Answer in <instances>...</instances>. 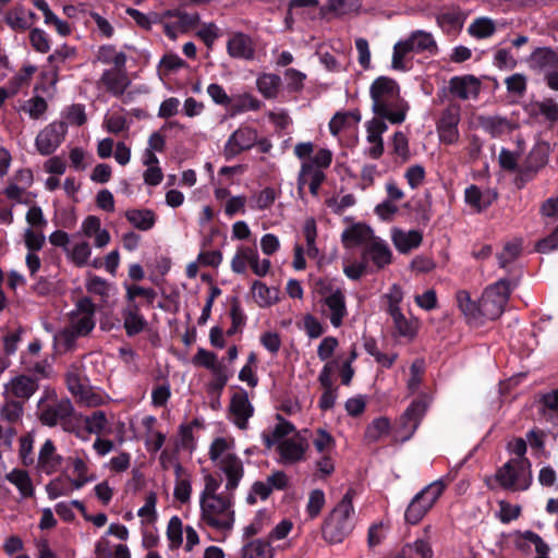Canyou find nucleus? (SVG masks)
<instances>
[{
    "instance_id": "nucleus-1",
    "label": "nucleus",
    "mask_w": 558,
    "mask_h": 558,
    "mask_svg": "<svg viewBox=\"0 0 558 558\" xmlns=\"http://www.w3.org/2000/svg\"><path fill=\"white\" fill-rule=\"evenodd\" d=\"M372 99V111L381 119H387L391 124L404 122L409 102L401 97V89L398 82L389 76H379L374 80L369 87Z\"/></svg>"
},
{
    "instance_id": "nucleus-2",
    "label": "nucleus",
    "mask_w": 558,
    "mask_h": 558,
    "mask_svg": "<svg viewBox=\"0 0 558 558\" xmlns=\"http://www.w3.org/2000/svg\"><path fill=\"white\" fill-rule=\"evenodd\" d=\"M354 488H349L322 524V537L329 544L342 543L353 531Z\"/></svg>"
},
{
    "instance_id": "nucleus-3",
    "label": "nucleus",
    "mask_w": 558,
    "mask_h": 558,
    "mask_svg": "<svg viewBox=\"0 0 558 558\" xmlns=\"http://www.w3.org/2000/svg\"><path fill=\"white\" fill-rule=\"evenodd\" d=\"M201 519L208 526L218 531H231L235 522L233 493L229 495L199 500Z\"/></svg>"
},
{
    "instance_id": "nucleus-4",
    "label": "nucleus",
    "mask_w": 558,
    "mask_h": 558,
    "mask_svg": "<svg viewBox=\"0 0 558 558\" xmlns=\"http://www.w3.org/2000/svg\"><path fill=\"white\" fill-rule=\"evenodd\" d=\"M427 52L435 56L438 52V46L430 33L425 31H414L404 40H399L393 46L391 66L393 70L407 71L409 66L405 59L410 53Z\"/></svg>"
},
{
    "instance_id": "nucleus-5",
    "label": "nucleus",
    "mask_w": 558,
    "mask_h": 558,
    "mask_svg": "<svg viewBox=\"0 0 558 558\" xmlns=\"http://www.w3.org/2000/svg\"><path fill=\"white\" fill-rule=\"evenodd\" d=\"M517 284V278H502L485 289L480 299L482 320H495L501 316L508 304L511 291Z\"/></svg>"
},
{
    "instance_id": "nucleus-6",
    "label": "nucleus",
    "mask_w": 558,
    "mask_h": 558,
    "mask_svg": "<svg viewBox=\"0 0 558 558\" xmlns=\"http://www.w3.org/2000/svg\"><path fill=\"white\" fill-rule=\"evenodd\" d=\"M495 480L506 490H526L532 484L530 460L510 459L496 471Z\"/></svg>"
},
{
    "instance_id": "nucleus-7",
    "label": "nucleus",
    "mask_w": 558,
    "mask_h": 558,
    "mask_svg": "<svg viewBox=\"0 0 558 558\" xmlns=\"http://www.w3.org/2000/svg\"><path fill=\"white\" fill-rule=\"evenodd\" d=\"M447 484L444 480H437L418 492L408 505L404 512L407 523L415 525L434 507L439 497L444 494Z\"/></svg>"
},
{
    "instance_id": "nucleus-8",
    "label": "nucleus",
    "mask_w": 558,
    "mask_h": 558,
    "mask_svg": "<svg viewBox=\"0 0 558 558\" xmlns=\"http://www.w3.org/2000/svg\"><path fill=\"white\" fill-rule=\"evenodd\" d=\"M427 410V402L424 396L414 399L403 414L392 426L393 444L409 440L416 432Z\"/></svg>"
},
{
    "instance_id": "nucleus-9",
    "label": "nucleus",
    "mask_w": 558,
    "mask_h": 558,
    "mask_svg": "<svg viewBox=\"0 0 558 558\" xmlns=\"http://www.w3.org/2000/svg\"><path fill=\"white\" fill-rule=\"evenodd\" d=\"M527 63L535 74L544 77L550 89L558 90V52L550 47L536 48Z\"/></svg>"
},
{
    "instance_id": "nucleus-10",
    "label": "nucleus",
    "mask_w": 558,
    "mask_h": 558,
    "mask_svg": "<svg viewBox=\"0 0 558 558\" xmlns=\"http://www.w3.org/2000/svg\"><path fill=\"white\" fill-rule=\"evenodd\" d=\"M68 126L62 121H56L41 130L35 140L38 153L43 156L53 154L64 141Z\"/></svg>"
},
{
    "instance_id": "nucleus-11",
    "label": "nucleus",
    "mask_w": 558,
    "mask_h": 558,
    "mask_svg": "<svg viewBox=\"0 0 558 558\" xmlns=\"http://www.w3.org/2000/svg\"><path fill=\"white\" fill-rule=\"evenodd\" d=\"M460 122V107L449 106L436 123V130L441 143L452 145L459 140L458 125Z\"/></svg>"
},
{
    "instance_id": "nucleus-12",
    "label": "nucleus",
    "mask_w": 558,
    "mask_h": 558,
    "mask_svg": "<svg viewBox=\"0 0 558 558\" xmlns=\"http://www.w3.org/2000/svg\"><path fill=\"white\" fill-rule=\"evenodd\" d=\"M257 140V131L251 126H240L228 138L223 155L227 160L251 149Z\"/></svg>"
},
{
    "instance_id": "nucleus-13",
    "label": "nucleus",
    "mask_w": 558,
    "mask_h": 558,
    "mask_svg": "<svg viewBox=\"0 0 558 558\" xmlns=\"http://www.w3.org/2000/svg\"><path fill=\"white\" fill-rule=\"evenodd\" d=\"M97 84L98 87L102 86L111 96L121 97L131 85L126 65L124 68L118 66L105 70Z\"/></svg>"
},
{
    "instance_id": "nucleus-14",
    "label": "nucleus",
    "mask_w": 558,
    "mask_h": 558,
    "mask_svg": "<svg viewBox=\"0 0 558 558\" xmlns=\"http://www.w3.org/2000/svg\"><path fill=\"white\" fill-rule=\"evenodd\" d=\"M226 48L229 57L233 59L252 61L256 56V48L253 38L242 32L233 33L229 37Z\"/></svg>"
},
{
    "instance_id": "nucleus-15",
    "label": "nucleus",
    "mask_w": 558,
    "mask_h": 558,
    "mask_svg": "<svg viewBox=\"0 0 558 558\" xmlns=\"http://www.w3.org/2000/svg\"><path fill=\"white\" fill-rule=\"evenodd\" d=\"M229 412L233 416V423L240 429L247 427L248 418L253 416L254 408L248 400L246 391L241 390L231 397Z\"/></svg>"
},
{
    "instance_id": "nucleus-16",
    "label": "nucleus",
    "mask_w": 558,
    "mask_h": 558,
    "mask_svg": "<svg viewBox=\"0 0 558 558\" xmlns=\"http://www.w3.org/2000/svg\"><path fill=\"white\" fill-rule=\"evenodd\" d=\"M218 465L227 476L226 489L233 493L238 488L244 475V468L241 459L234 453H227L220 459Z\"/></svg>"
},
{
    "instance_id": "nucleus-17",
    "label": "nucleus",
    "mask_w": 558,
    "mask_h": 558,
    "mask_svg": "<svg viewBox=\"0 0 558 558\" xmlns=\"http://www.w3.org/2000/svg\"><path fill=\"white\" fill-rule=\"evenodd\" d=\"M481 90L480 80L471 74L453 76L449 81V92L451 95L466 100L470 97L476 98Z\"/></svg>"
},
{
    "instance_id": "nucleus-18",
    "label": "nucleus",
    "mask_w": 558,
    "mask_h": 558,
    "mask_svg": "<svg viewBox=\"0 0 558 558\" xmlns=\"http://www.w3.org/2000/svg\"><path fill=\"white\" fill-rule=\"evenodd\" d=\"M74 407L69 399H63L56 404L44 408L39 413V421L43 425L53 427L61 423L65 416H73Z\"/></svg>"
},
{
    "instance_id": "nucleus-19",
    "label": "nucleus",
    "mask_w": 558,
    "mask_h": 558,
    "mask_svg": "<svg viewBox=\"0 0 558 558\" xmlns=\"http://www.w3.org/2000/svg\"><path fill=\"white\" fill-rule=\"evenodd\" d=\"M121 315L128 337H135L147 328L148 324L141 313L140 304L125 305L121 311Z\"/></svg>"
},
{
    "instance_id": "nucleus-20",
    "label": "nucleus",
    "mask_w": 558,
    "mask_h": 558,
    "mask_svg": "<svg viewBox=\"0 0 558 558\" xmlns=\"http://www.w3.org/2000/svg\"><path fill=\"white\" fill-rule=\"evenodd\" d=\"M326 180V174L320 169L313 168V162H302L298 177V191L303 192L305 184L308 182L310 192L317 196L320 185Z\"/></svg>"
},
{
    "instance_id": "nucleus-21",
    "label": "nucleus",
    "mask_w": 558,
    "mask_h": 558,
    "mask_svg": "<svg viewBox=\"0 0 558 558\" xmlns=\"http://www.w3.org/2000/svg\"><path fill=\"white\" fill-rule=\"evenodd\" d=\"M373 229L365 223H353L347 228L341 235L342 243L345 247L357 245H367L375 239Z\"/></svg>"
},
{
    "instance_id": "nucleus-22",
    "label": "nucleus",
    "mask_w": 558,
    "mask_h": 558,
    "mask_svg": "<svg viewBox=\"0 0 558 558\" xmlns=\"http://www.w3.org/2000/svg\"><path fill=\"white\" fill-rule=\"evenodd\" d=\"M307 449L305 439L289 438L279 442L277 450L284 464H293L304 459Z\"/></svg>"
},
{
    "instance_id": "nucleus-23",
    "label": "nucleus",
    "mask_w": 558,
    "mask_h": 558,
    "mask_svg": "<svg viewBox=\"0 0 558 558\" xmlns=\"http://www.w3.org/2000/svg\"><path fill=\"white\" fill-rule=\"evenodd\" d=\"M324 304L330 311V323L338 328L342 325L343 318L347 316L345 296L341 289L335 290L331 294L323 300Z\"/></svg>"
},
{
    "instance_id": "nucleus-24",
    "label": "nucleus",
    "mask_w": 558,
    "mask_h": 558,
    "mask_svg": "<svg viewBox=\"0 0 558 558\" xmlns=\"http://www.w3.org/2000/svg\"><path fill=\"white\" fill-rule=\"evenodd\" d=\"M366 255H371V262L376 270L385 268L392 262V252L389 245L377 236L366 245Z\"/></svg>"
},
{
    "instance_id": "nucleus-25",
    "label": "nucleus",
    "mask_w": 558,
    "mask_h": 558,
    "mask_svg": "<svg viewBox=\"0 0 558 558\" xmlns=\"http://www.w3.org/2000/svg\"><path fill=\"white\" fill-rule=\"evenodd\" d=\"M550 151L551 148L549 143L546 141H539L533 146L522 165L526 169L537 173L547 165Z\"/></svg>"
},
{
    "instance_id": "nucleus-26",
    "label": "nucleus",
    "mask_w": 558,
    "mask_h": 558,
    "mask_svg": "<svg viewBox=\"0 0 558 558\" xmlns=\"http://www.w3.org/2000/svg\"><path fill=\"white\" fill-rule=\"evenodd\" d=\"M456 299L459 308L466 317L469 324H483L480 312V301H473L466 290L458 291Z\"/></svg>"
},
{
    "instance_id": "nucleus-27",
    "label": "nucleus",
    "mask_w": 558,
    "mask_h": 558,
    "mask_svg": "<svg viewBox=\"0 0 558 558\" xmlns=\"http://www.w3.org/2000/svg\"><path fill=\"white\" fill-rule=\"evenodd\" d=\"M392 241L399 252L408 253L421 245L423 233L418 230H410L408 232L396 230L392 235Z\"/></svg>"
},
{
    "instance_id": "nucleus-28",
    "label": "nucleus",
    "mask_w": 558,
    "mask_h": 558,
    "mask_svg": "<svg viewBox=\"0 0 558 558\" xmlns=\"http://www.w3.org/2000/svg\"><path fill=\"white\" fill-rule=\"evenodd\" d=\"M277 418L279 423L274 427V429L271 432L264 430L262 434L265 447L267 449H270L275 444H279L284 440L283 438L295 429L294 425L283 418L280 414H277Z\"/></svg>"
},
{
    "instance_id": "nucleus-29",
    "label": "nucleus",
    "mask_w": 558,
    "mask_h": 558,
    "mask_svg": "<svg viewBox=\"0 0 558 558\" xmlns=\"http://www.w3.org/2000/svg\"><path fill=\"white\" fill-rule=\"evenodd\" d=\"M5 480L19 489L22 497L31 498L34 496L35 488L26 470L15 468L10 473L5 474Z\"/></svg>"
},
{
    "instance_id": "nucleus-30",
    "label": "nucleus",
    "mask_w": 558,
    "mask_h": 558,
    "mask_svg": "<svg viewBox=\"0 0 558 558\" xmlns=\"http://www.w3.org/2000/svg\"><path fill=\"white\" fill-rule=\"evenodd\" d=\"M243 558H274L275 548L270 541L257 538L250 541L242 547Z\"/></svg>"
},
{
    "instance_id": "nucleus-31",
    "label": "nucleus",
    "mask_w": 558,
    "mask_h": 558,
    "mask_svg": "<svg viewBox=\"0 0 558 558\" xmlns=\"http://www.w3.org/2000/svg\"><path fill=\"white\" fill-rule=\"evenodd\" d=\"M37 389V380L26 375H20L13 378L10 383V390L12 395L23 400L29 399Z\"/></svg>"
},
{
    "instance_id": "nucleus-32",
    "label": "nucleus",
    "mask_w": 558,
    "mask_h": 558,
    "mask_svg": "<svg viewBox=\"0 0 558 558\" xmlns=\"http://www.w3.org/2000/svg\"><path fill=\"white\" fill-rule=\"evenodd\" d=\"M392 436V425L386 416L374 418L366 427L364 438L367 442H376L384 436Z\"/></svg>"
},
{
    "instance_id": "nucleus-33",
    "label": "nucleus",
    "mask_w": 558,
    "mask_h": 558,
    "mask_svg": "<svg viewBox=\"0 0 558 558\" xmlns=\"http://www.w3.org/2000/svg\"><path fill=\"white\" fill-rule=\"evenodd\" d=\"M125 218L141 231H148L156 223V215L150 209H130L125 213Z\"/></svg>"
},
{
    "instance_id": "nucleus-34",
    "label": "nucleus",
    "mask_w": 558,
    "mask_h": 558,
    "mask_svg": "<svg viewBox=\"0 0 558 558\" xmlns=\"http://www.w3.org/2000/svg\"><path fill=\"white\" fill-rule=\"evenodd\" d=\"M464 15L458 10H450L437 15V24L447 34H456L461 31Z\"/></svg>"
},
{
    "instance_id": "nucleus-35",
    "label": "nucleus",
    "mask_w": 558,
    "mask_h": 558,
    "mask_svg": "<svg viewBox=\"0 0 558 558\" xmlns=\"http://www.w3.org/2000/svg\"><path fill=\"white\" fill-rule=\"evenodd\" d=\"M498 196L497 192H493L492 197L485 196L477 185H470L465 189V202L477 211H482L490 206L492 202Z\"/></svg>"
},
{
    "instance_id": "nucleus-36",
    "label": "nucleus",
    "mask_w": 558,
    "mask_h": 558,
    "mask_svg": "<svg viewBox=\"0 0 558 558\" xmlns=\"http://www.w3.org/2000/svg\"><path fill=\"white\" fill-rule=\"evenodd\" d=\"M522 243L519 240L507 242L500 253L497 254L500 268L512 271V263L521 255Z\"/></svg>"
},
{
    "instance_id": "nucleus-37",
    "label": "nucleus",
    "mask_w": 558,
    "mask_h": 558,
    "mask_svg": "<svg viewBox=\"0 0 558 558\" xmlns=\"http://www.w3.org/2000/svg\"><path fill=\"white\" fill-rule=\"evenodd\" d=\"M5 23L16 32H24L33 25V21L27 17V10L17 5L8 11L4 17Z\"/></svg>"
},
{
    "instance_id": "nucleus-38",
    "label": "nucleus",
    "mask_w": 558,
    "mask_h": 558,
    "mask_svg": "<svg viewBox=\"0 0 558 558\" xmlns=\"http://www.w3.org/2000/svg\"><path fill=\"white\" fill-rule=\"evenodd\" d=\"M97 59L104 64H113L112 68H124L126 65V54L122 51L117 52L112 45H102L98 49Z\"/></svg>"
},
{
    "instance_id": "nucleus-39",
    "label": "nucleus",
    "mask_w": 558,
    "mask_h": 558,
    "mask_svg": "<svg viewBox=\"0 0 558 558\" xmlns=\"http://www.w3.org/2000/svg\"><path fill=\"white\" fill-rule=\"evenodd\" d=\"M163 17H175L174 22L178 24V27L181 28V33L196 27L199 23V14L197 12L186 13L180 9L167 10L163 13Z\"/></svg>"
},
{
    "instance_id": "nucleus-40",
    "label": "nucleus",
    "mask_w": 558,
    "mask_h": 558,
    "mask_svg": "<svg viewBox=\"0 0 558 558\" xmlns=\"http://www.w3.org/2000/svg\"><path fill=\"white\" fill-rule=\"evenodd\" d=\"M259 93L267 99L275 98L281 85V78L277 74L265 73L256 81Z\"/></svg>"
},
{
    "instance_id": "nucleus-41",
    "label": "nucleus",
    "mask_w": 558,
    "mask_h": 558,
    "mask_svg": "<svg viewBox=\"0 0 558 558\" xmlns=\"http://www.w3.org/2000/svg\"><path fill=\"white\" fill-rule=\"evenodd\" d=\"M126 289L125 300L126 305L138 304L136 302V298H143L146 300L148 306L153 305L154 301L157 298V293L153 288H144L137 284H126L124 283Z\"/></svg>"
},
{
    "instance_id": "nucleus-42",
    "label": "nucleus",
    "mask_w": 558,
    "mask_h": 558,
    "mask_svg": "<svg viewBox=\"0 0 558 558\" xmlns=\"http://www.w3.org/2000/svg\"><path fill=\"white\" fill-rule=\"evenodd\" d=\"M76 56V49L66 44L62 45L60 48L56 49L53 53L49 54L47 61L52 65L54 76H57L60 71L59 64H62L68 60H74Z\"/></svg>"
},
{
    "instance_id": "nucleus-43",
    "label": "nucleus",
    "mask_w": 558,
    "mask_h": 558,
    "mask_svg": "<svg viewBox=\"0 0 558 558\" xmlns=\"http://www.w3.org/2000/svg\"><path fill=\"white\" fill-rule=\"evenodd\" d=\"M392 318L395 328L399 336L412 339L416 335V327L413 322L409 320L401 310L393 308L389 314Z\"/></svg>"
},
{
    "instance_id": "nucleus-44",
    "label": "nucleus",
    "mask_w": 558,
    "mask_h": 558,
    "mask_svg": "<svg viewBox=\"0 0 558 558\" xmlns=\"http://www.w3.org/2000/svg\"><path fill=\"white\" fill-rule=\"evenodd\" d=\"M252 293L259 307L270 306L277 300V296L272 295V293H276V291H272L270 288H268L264 282L259 280H255L253 282Z\"/></svg>"
},
{
    "instance_id": "nucleus-45",
    "label": "nucleus",
    "mask_w": 558,
    "mask_h": 558,
    "mask_svg": "<svg viewBox=\"0 0 558 558\" xmlns=\"http://www.w3.org/2000/svg\"><path fill=\"white\" fill-rule=\"evenodd\" d=\"M468 32L475 38L484 39L490 37L496 32V26L490 19L478 17L469 26Z\"/></svg>"
},
{
    "instance_id": "nucleus-46",
    "label": "nucleus",
    "mask_w": 558,
    "mask_h": 558,
    "mask_svg": "<svg viewBox=\"0 0 558 558\" xmlns=\"http://www.w3.org/2000/svg\"><path fill=\"white\" fill-rule=\"evenodd\" d=\"M46 492L49 499L53 500L60 496H68L72 493L68 476H58L46 485Z\"/></svg>"
},
{
    "instance_id": "nucleus-47",
    "label": "nucleus",
    "mask_w": 558,
    "mask_h": 558,
    "mask_svg": "<svg viewBox=\"0 0 558 558\" xmlns=\"http://www.w3.org/2000/svg\"><path fill=\"white\" fill-rule=\"evenodd\" d=\"M262 101L251 94L240 96L235 101H232L230 109L232 114L241 113L247 110H259Z\"/></svg>"
},
{
    "instance_id": "nucleus-48",
    "label": "nucleus",
    "mask_w": 558,
    "mask_h": 558,
    "mask_svg": "<svg viewBox=\"0 0 558 558\" xmlns=\"http://www.w3.org/2000/svg\"><path fill=\"white\" fill-rule=\"evenodd\" d=\"M199 426H202V423L198 418H194L190 423L179 426L180 445L183 449L191 451L194 449L193 428Z\"/></svg>"
},
{
    "instance_id": "nucleus-49",
    "label": "nucleus",
    "mask_w": 558,
    "mask_h": 558,
    "mask_svg": "<svg viewBox=\"0 0 558 558\" xmlns=\"http://www.w3.org/2000/svg\"><path fill=\"white\" fill-rule=\"evenodd\" d=\"M247 263L250 264L253 272L259 277H264L270 268V260L263 259L259 262V256L256 248L246 247V256Z\"/></svg>"
},
{
    "instance_id": "nucleus-50",
    "label": "nucleus",
    "mask_w": 558,
    "mask_h": 558,
    "mask_svg": "<svg viewBox=\"0 0 558 558\" xmlns=\"http://www.w3.org/2000/svg\"><path fill=\"white\" fill-rule=\"evenodd\" d=\"M167 537L170 542V548H179L182 545V521L179 517H172L167 526Z\"/></svg>"
},
{
    "instance_id": "nucleus-51",
    "label": "nucleus",
    "mask_w": 558,
    "mask_h": 558,
    "mask_svg": "<svg viewBox=\"0 0 558 558\" xmlns=\"http://www.w3.org/2000/svg\"><path fill=\"white\" fill-rule=\"evenodd\" d=\"M194 364L202 365L206 367L207 369H210L211 372L219 371L221 365L220 363H217V355L216 353L208 351L206 349L199 348L193 359Z\"/></svg>"
},
{
    "instance_id": "nucleus-52",
    "label": "nucleus",
    "mask_w": 558,
    "mask_h": 558,
    "mask_svg": "<svg viewBox=\"0 0 558 558\" xmlns=\"http://www.w3.org/2000/svg\"><path fill=\"white\" fill-rule=\"evenodd\" d=\"M505 84L509 94L522 97L527 89L526 77L522 73H514L505 80Z\"/></svg>"
},
{
    "instance_id": "nucleus-53",
    "label": "nucleus",
    "mask_w": 558,
    "mask_h": 558,
    "mask_svg": "<svg viewBox=\"0 0 558 558\" xmlns=\"http://www.w3.org/2000/svg\"><path fill=\"white\" fill-rule=\"evenodd\" d=\"M325 494L322 489H314L310 493L306 511L311 519H315L319 515L325 506Z\"/></svg>"
},
{
    "instance_id": "nucleus-54",
    "label": "nucleus",
    "mask_w": 558,
    "mask_h": 558,
    "mask_svg": "<svg viewBox=\"0 0 558 558\" xmlns=\"http://www.w3.org/2000/svg\"><path fill=\"white\" fill-rule=\"evenodd\" d=\"M29 41L32 47L40 52L46 53L50 50V39L47 33L40 28H33L29 32Z\"/></svg>"
},
{
    "instance_id": "nucleus-55",
    "label": "nucleus",
    "mask_w": 558,
    "mask_h": 558,
    "mask_svg": "<svg viewBox=\"0 0 558 558\" xmlns=\"http://www.w3.org/2000/svg\"><path fill=\"white\" fill-rule=\"evenodd\" d=\"M126 13L130 17H132L135 21V23L140 27H142L145 31H150L151 25L154 23L161 22V19L159 17V15L157 13L147 15V14H145L136 9H133V8L126 9Z\"/></svg>"
},
{
    "instance_id": "nucleus-56",
    "label": "nucleus",
    "mask_w": 558,
    "mask_h": 558,
    "mask_svg": "<svg viewBox=\"0 0 558 558\" xmlns=\"http://www.w3.org/2000/svg\"><path fill=\"white\" fill-rule=\"evenodd\" d=\"M315 449L320 453H328L333 449L336 441L335 438L324 428H318L313 439Z\"/></svg>"
},
{
    "instance_id": "nucleus-57",
    "label": "nucleus",
    "mask_w": 558,
    "mask_h": 558,
    "mask_svg": "<svg viewBox=\"0 0 558 558\" xmlns=\"http://www.w3.org/2000/svg\"><path fill=\"white\" fill-rule=\"evenodd\" d=\"M65 383L68 389L74 397H80L82 400L87 398L88 389L82 384L81 376L78 373H66Z\"/></svg>"
},
{
    "instance_id": "nucleus-58",
    "label": "nucleus",
    "mask_w": 558,
    "mask_h": 558,
    "mask_svg": "<svg viewBox=\"0 0 558 558\" xmlns=\"http://www.w3.org/2000/svg\"><path fill=\"white\" fill-rule=\"evenodd\" d=\"M85 429L89 434H100L107 425V417L104 411H95L90 416L85 417Z\"/></svg>"
},
{
    "instance_id": "nucleus-59",
    "label": "nucleus",
    "mask_w": 558,
    "mask_h": 558,
    "mask_svg": "<svg viewBox=\"0 0 558 558\" xmlns=\"http://www.w3.org/2000/svg\"><path fill=\"white\" fill-rule=\"evenodd\" d=\"M36 70L35 65H24L21 72L10 80L11 94L14 95L24 84H27Z\"/></svg>"
},
{
    "instance_id": "nucleus-60",
    "label": "nucleus",
    "mask_w": 558,
    "mask_h": 558,
    "mask_svg": "<svg viewBox=\"0 0 558 558\" xmlns=\"http://www.w3.org/2000/svg\"><path fill=\"white\" fill-rule=\"evenodd\" d=\"M271 493L272 490L270 485L260 481H256L253 483L251 492L246 496V502L253 506L257 502V496L262 500H266L271 495Z\"/></svg>"
},
{
    "instance_id": "nucleus-61",
    "label": "nucleus",
    "mask_w": 558,
    "mask_h": 558,
    "mask_svg": "<svg viewBox=\"0 0 558 558\" xmlns=\"http://www.w3.org/2000/svg\"><path fill=\"white\" fill-rule=\"evenodd\" d=\"M537 110L550 124L558 122V104L553 98L538 101Z\"/></svg>"
},
{
    "instance_id": "nucleus-62",
    "label": "nucleus",
    "mask_w": 558,
    "mask_h": 558,
    "mask_svg": "<svg viewBox=\"0 0 558 558\" xmlns=\"http://www.w3.org/2000/svg\"><path fill=\"white\" fill-rule=\"evenodd\" d=\"M482 126L493 137H497L505 132L506 128L508 126V121L506 118L488 117L482 121Z\"/></svg>"
},
{
    "instance_id": "nucleus-63",
    "label": "nucleus",
    "mask_w": 558,
    "mask_h": 558,
    "mask_svg": "<svg viewBox=\"0 0 558 558\" xmlns=\"http://www.w3.org/2000/svg\"><path fill=\"white\" fill-rule=\"evenodd\" d=\"M184 66H186V62L174 53L165 54L159 62V71L166 75Z\"/></svg>"
},
{
    "instance_id": "nucleus-64",
    "label": "nucleus",
    "mask_w": 558,
    "mask_h": 558,
    "mask_svg": "<svg viewBox=\"0 0 558 558\" xmlns=\"http://www.w3.org/2000/svg\"><path fill=\"white\" fill-rule=\"evenodd\" d=\"M171 398V388L169 383L157 385L151 391V403L156 408L166 407Z\"/></svg>"
}]
</instances>
